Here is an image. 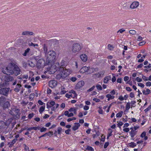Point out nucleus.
Instances as JSON below:
<instances>
[{
  "label": "nucleus",
  "instance_id": "21",
  "mask_svg": "<svg viewBox=\"0 0 151 151\" xmlns=\"http://www.w3.org/2000/svg\"><path fill=\"white\" fill-rule=\"evenodd\" d=\"M98 69L97 68H90L89 67V69H88V74H91L95 71H97Z\"/></svg>",
  "mask_w": 151,
  "mask_h": 151
},
{
  "label": "nucleus",
  "instance_id": "22",
  "mask_svg": "<svg viewBox=\"0 0 151 151\" xmlns=\"http://www.w3.org/2000/svg\"><path fill=\"white\" fill-rule=\"evenodd\" d=\"M140 137L142 138H144V140H147L148 139V137L146 136V132L145 131L143 132L140 135Z\"/></svg>",
  "mask_w": 151,
  "mask_h": 151
},
{
  "label": "nucleus",
  "instance_id": "48",
  "mask_svg": "<svg viewBox=\"0 0 151 151\" xmlns=\"http://www.w3.org/2000/svg\"><path fill=\"white\" fill-rule=\"evenodd\" d=\"M130 103L129 102L127 103L126 106V109L127 110H128L130 109Z\"/></svg>",
  "mask_w": 151,
  "mask_h": 151
},
{
  "label": "nucleus",
  "instance_id": "52",
  "mask_svg": "<svg viewBox=\"0 0 151 151\" xmlns=\"http://www.w3.org/2000/svg\"><path fill=\"white\" fill-rule=\"evenodd\" d=\"M76 119V117H73L72 118H69L67 119V121L68 122H70L71 121L75 120Z\"/></svg>",
  "mask_w": 151,
  "mask_h": 151
},
{
  "label": "nucleus",
  "instance_id": "46",
  "mask_svg": "<svg viewBox=\"0 0 151 151\" xmlns=\"http://www.w3.org/2000/svg\"><path fill=\"white\" fill-rule=\"evenodd\" d=\"M108 49L111 50H113L114 49V47L112 45L110 44H109L108 45Z\"/></svg>",
  "mask_w": 151,
  "mask_h": 151
},
{
  "label": "nucleus",
  "instance_id": "29",
  "mask_svg": "<svg viewBox=\"0 0 151 151\" xmlns=\"http://www.w3.org/2000/svg\"><path fill=\"white\" fill-rule=\"evenodd\" d=\"M21 86L20 84H18L16 86V87L14 89V91L16 92H18L20 89V88Z\"/></svg>",
  "mask_w": 151,
  "mask_h": 151
},
{
  "label": "nucleus",
  "instance_id": "41",
  "mask_svg": "<svg viewBox=\"0 0 151 151\" xmlns=\"http://www.w3.org/2000/svg\"><path fill=\"white\" fill-rule=\"evenodd\" d=\"M69 94H73V95H74V97H76L77 96V95L76 93V92L74 90H71L69 91Z\"/></svg>",
  "mask_w": 151,
  "mask_h": 151
},
{
  "label": "nucleus",
  "instance_id": "24",
  "mask_svg": "<svg viewBox=\"0 0 151 151\" xmlns=\"http://www.w3.org/2000/svg\"><path fill=\"white\" fill-rule=\"evenodd\" d=\"M151 92V90L148 88H146V90L142 91L143 94L145 95H148Z\"/></svg>",
  "mask_w": 151,
  "mask_h": 151
},
{
  "label": "nucleus",
  "instance_id": "4",
  "mask_svg": "<svg viewBox=\"0 0 151 151\" xmlns=\"http://www.w3.org/2000/svg\"><path fill=\"white\" fill-rule=\"evenodd\" d=\"M46 55L47 56L46 61L49 65L53 63L56 56V52L54 51L50 50Z\"/></svg>",
  "mask_w": 151,
  "mask_h": 151
},
{
  "label": "nucleus",
  "instance_id": "15",
  "mask_svg": "<svg viewBox=\"0 0 151 151\" xmlns=\"http://www.w3.org/2000/svg\"><path fill=\"white\" fill-rule=\"evenodd\" d=\"M130 129L131 130L129 132V134L132 138L134 137L137 134V131L133 129V127H131Z\"/></svg>",
  "mask_w": 151,
  "mask_h": 151
},
{
  "label": "nucleus",
  "instance_id": "64",
  "mask_svg": "<svg viewBox=\"0 0 151 151\" xmlns=\"http://www.w3.org/2000/svg\"><path fill=\"white\" fill-rule=\"evenodd\" d=\"M146 85L147 86H151V82L149 81L147 82L146 83Z\"/></svg>",
  "mask_w": 151,
  "mask_h": 151
},
{
  "label": "nucleus",
  "instance_id": "26",
  "mask_svg": "<svg viewBox=\"0 0 151 151\" xmlns=\"http://www.w3.org/2000/svg\"><path fill=\"white\" fill-rule=\"evenodd\" d=\"M35 60H32V61L29 60V65L31 67H34L35 65Z\"/></svg>",
  "mask_w": 151,
  "mask_h": 151
},
{
  "label": "nucleus",
  "instance_id": "49",
  "mask_svg": "<svg viewBox=\"0 0 151 151\" xmlns=\"http://www.w3.org/2000/svg\"><path fill=\"white\" fill-rule=\"evenodd\" d=\"M99 135V134L98 132H96L95 134H93L92 135V136L93 138H95L96 137H98Z\"/></svg>",
  "mask_w": 151,
  "mask_h": 151
},
{
  "label": "nucleus",
  "instance_id": "43",
  "mask_svg": "<svg viewBox=\"0 0 151 151\" xmlns=\"http://www.w3.org/2000/svg\"><path fill=\"white\" fill-rule=\"evenodd\" d=\"M129 33L131 34L135 35L136 34V32L134 30H130L129 31Z\"/></svg>",
  "mask_w": 151,
  "mask_h": 151
},
{
  "label": "nucleus",
  "instance_id": "47",
  "mask_svg": "<svg viewBox=\"0 0 151 151\" xmlns=\"http://www.w3.org/2000/svg\"><path fill=\"white\" fill-rule=\"evenodd\" d=\"M125 29H120L117 32V34L119 35V34H118V33L119 32H120V33H122L123 32H125Z\"/></svg>",
  "mask_w": 151,
  "mask_h": 151
},
{
  "label": "nucleus",
  "instance_id": "35",
  "mask_svg": "<svg viewBox=\"0 0 151 151\" xmlns=\"http://www.w3.org/2000/svg\"><path fill=\"white\" fill-rule=\"evenodd\" d=\"M45 105L41 106L39 109V112L40 114H42V112L45 110Z\"/></svg>",
  "mask_w": 151,
  "mask_h": 151
},
{
  "label": "nucleus",
  "instance_id": "36",
  "mask_svg": "<svg viewBox=\"0 0 151 151\" xmlns=\"http://www.w3.org/2000/svg\"><path fill=\"white\" fill-rule=\"evenodd\" d=\"M66 92V89L65 88H61V91L60 93V94L62 95L65 94Z\"/></svg>",
  "mask_w": 151,
  "mask_h": 151
},
{
  "label": "nucleus",
  "instance_id": "23",
  "mask_svg": "<svg viewBox=\"0 0 151 151\" xmlns=\"http://www.w3.org/2000/svg\"><path fill=\"white\" fill-rule=\"evenodd\" d=\"M4 109L8 108L10 106V104L8 101H5L3 105H1Z\"/></svg>",
  "mask_w": 151,
  "mask_h": 151
},
{
  "label": "nucleus",
  "instance_id": "34",
  "mask_svg": "<svg viewBox=\"0 0 151 151\" xmlns=\"http://www.w3.org/2000/svg\"><path fill=\"white\" fill-rule=\"evenodd\" d=\"M96 87L98 91H101L103 89V88L99 84H97L96 85Z\"/></svg>",
  "mask_w": 151,
  "mask_h": 151
},
{
  "label": "nucleus",
  "instance_id": "55",
  "mask_svg": "<svg viewBox=\"0 0 151 151\" xmlns=\"http://www.w3.org/2000/svg\"><path fill=\"white\" fill-rule=\"evenodd\" d=\"M55 104V102L54 101H51L49 102V104L51 105L52 107Z\"/></svg>",
  "mask_w": 151,
  "mask_h": 151
},
{
  "label": "nucleus",
  "instance_id": "31",
  "mask_svg": "<svg viewBox=\"0 0 151 151\" xmlns=\"http://www.w3.org/2000/svg\"><path fill=\"white\" fill-rule=\"evenodd\" d=\"M58 104H55L52 107L51 109V110L52 111H55L56 109L58 108Z\"/></svg>",
  "mask_w": 151,
  "mask_h": 151
},
{
  "label": "nucleus",
  "instance_id": "59",
  "mask_svg": "<svg viewBox=\"0 0 151 151\" xmlns=\"http://www.w3.org/2000/svg\"><path fill=\"white\" fill-rule=\"evenodd\" d=\"M123 131L124 132H128L129 131V128H124L123 129Z\"/></svg>",
  "mask_w": 151,
  "mask_h": 151
},
{
  "label": "nucleus",
  "instance_id": "28",
  "mask_svg": "<svg viewBox=\"0 0 151 151\" xmlns=\"http://www.w3.org/2000/svg\"><path fill=\"white\" fill-rule=\"evenodd\" d=\"M17 139H14L11 142H9V147H12L13 145L17 142Z\"/></svg>",
  "mask_w": 151,
  "mask_h": 151
},
{
  "label": "nucleus",
  "instance_id": "30",
  "mask_svg": "<svg viewBox=\"0 0 151 151\" xmlns=\"http://www.w3.org/2000/svg\"><path fill=\"white\" fill-rule=\"evenodd\" d=\"M128 147L132 148H134L137 145L134 142H132L129 143L128 144Z\"/></svg>",
  "mask_w": 151,
  "mask_h": 151
},
{
  "label": "nucleus",
  "instance_id": "32",
  "mask_svg": "<svg viewBox=\"0 0 151 151\" xmlns=\"http://www.w3.org/2000/svg\"><path fill=\"white\" fill-rule=\"evenodd\" d=\"M13 118H11L9 119L6 122V125L7 127L12 122L13 120Z\"/></svg>",
  "mask_w": 151,
  "mask_h": 151
},
{
  "label": "nucleus",
  "instance_id": "10",
  "mask_svg": "<svg viewBox=\"0 0 151 151\" xmlns=\"http://www.w3.org/2000/svg\"><path fill=\"white\" fill-rule=\"evenodd\" d=\"M45 61L43 59H39L37 62L36 65L37 67L38 68H41L43 66Z\"/></svg>",
  "mask_w": 151,
  "mask_h": 151
},
{
  "label": "nucleus",
  "instance_id": "44",
  "mask_svg": "<svg viewBox=\"0 0 151 151\" xmlns=\"http://www.w3.org/2000/svg\"><path fill=\"white\" fill-rule=\"evenodd\" d=\"M123 124V122L122 121H119L117 124L118 127L119 128L121 127V126H122Z\"/></svg>",
  "mask_w": 151,
  "mask_h": 151
},
{
  "label": "nucleus",
  "instance_id": "57",
  "mask_svg": "<svg viewBox=\"0 0 151 151\" xmlns=\"http://www.w3.org/2000/svg\"><path fill=\"white\" fill-rule=\"evenodd\" d=\"M62 130V129L60 127H58V132L59 134H60L61 133V132Z\"/></svg>",
  "mask_w": 151,
  "mask_h": 151
},
{
  "label": "nucleus",
  "instance_id": "39",
  "mask_svg": "<svg viewBox=\"0 0 151 151\" xmlns=\"http://www.w3.org/2000/svg\"><path fill=\"white\" fill-rule=\"evenodd\" d=\"M86 150L89 151H94L93 148L91 146H88L86 148Z\"/></svg>",
  "mask_w": 151,
  "mask_h": 151
},
{
  "label": "nucleus",
  "instance_id": "38",
  "mask_svg": "<svg viewBox=\"0 0 151 151\" xmlns=\"http://www.w3.org/2000/svg\"><path fill=\"white\" fill-rule=\"evenodd\" d=\"M70 112H73L75 114L76 113V109L75 108H71L69 109Z\"/></svg>",
  "mask_w": 151,
  "mask_h": 151
},
{
  "label": "nucleus",
  "instance_id": "51",
  "mask_svg": "<svg viewBox=\"0 0 151 151\" xmlns=\"http://www.w3.org/2000/svg\"><path fill=\"white\" fill-rule=\"evenodd\" d=\"M142 78L145 81H147L148 80V78L143 75H142Z\"/></svg>",
  "mask_w": 151,
  "mask_h": 151
},
{
  "label": "nucleus",
  "instance_id": "12",
  "mask_svg": "<svg viewBox=\"0 0 151 151\" xmlns=\"http://www.w3.org/2000/svg\"><path fill=\"white\" fill-rule=\"evenodd\" d=\"M32 35V37H29V41H33V42H35V34L32 32H29V35Z\"/></svg>",
  "mask_w": 151,
  "mask_h": 151
},
{
  "label": "nucleus",
  "instance_id": "33",
  "mask_svg": "<svg viewBox=\"0 0 151 151\" xmlns=\"http://www.w3.org/2000/svg\"><path fill=\"white\" fill-rule=\"evenodd\" d=\"M65 96L66 97L69 98H74L76 97H74V95H73L72 94H69V93H66L65 95Z\"/></svg>",
  "mask_w": 151,
  "mask_h": 151
},
{
  "label": "nucleus",
  "instance_id": "19",
  "mask_svg": "<svg viewBox=\"0 0 151 151\" xmlns=\"http://www.w3.org/2000/svg\"><path fill=\"white\" fill-rule=\"evenodd\" d=\"M80 124L78 123H75L74 126L72 127V129L74 131L78 129L80 127Z\"/></svg>",
  "mask_w": 151,
  "mask_h": 151
},
{
  "label": "nucleus",
  "instance_id": "45",
  "mask_svg": "<svg viewBox=\"0 0 151 151\" xmlns=\"http://www.w3.org/2000/svg\"><path fill=\"white\" fill-rule=\"evenodd\" d=\"M99 109L98 110V112L100 114H103V111L101 107H99Z\"/></svg>",
  "mask_w": 151,
  "mask_h": 151
},
{
  "label": "nucleus",
  "instance_id": "56",
  "mask_svg": "<svg viewBox=\"0 0 151 151\" xmlns=\"http://www.w3.org/2000/svg\"><path fill=\"white\" fill-rule=\"evenodd\" d=\"M47 129L46 128L43 127L40 129V132H45L46 130Z\"/></svg>",
  "mask_w": 151,
  "mask_h": 151
},
{
  "label": "nucleus",
  "instance_id": "9",
  "mask_svg": "<svg viewBox=\"0 0 151 151\" xmlns=\"http://www.w3.org/2000/svg\"><path fill=\"white\" fill-rule=\"evenodd\" d=\"M10 88H4L0 89V94L5 96L8 94Z\"/></svg>",
  "mask_w": 151,
  "mask_h": 151
},
{
  "label": "nucleus",
  "instance_id": "60",
  "mask_svg": "<svg viewBox=\"0 0 151 151\" xmlns=\"http://www.w3.org/2000/svg\"><path fill=\"white\" fill-rule=\"evenodd\" d=\"M28 52V48H27L25 50L24 53L23 54V55L24 56H26L27 55V54Z\"/></svg>",
  "mask_w": 151,
  "mask_h": 151
},
{
  "label": "nucleus",
  "instance_id": "40",
  "mask_svg": "<svg viewBox=\"0 0 151 151\" xmlns=\"http://www.w3.org/2000/svg\"><path fill=\"white\" fill-rule=\"evenodd\" d=\"M35 94L34 93L31 94L29 96V99L30 100H32L35 96Z\"/></svg>",
  "mask_w": 151,
  "mask_h": 151
},
{
  "label": "nucleus",
  "instance_id": "27",
  "mask_svg": "<svg viewBox=\"0 0 151 151\" xmlns=\"http://www.w3.org/2000/svg\"><path fill=\"white\" fill-rule=\"evenodd\" d=\"M106 97L108 98L107 100L110 101L111 99H114V96H111L110 94H108L106 95Z\"/></svg>",
  "mask_w": 151,
  "mask_h": 151
},
{
  "label": "nucleus",
  "instance_id": "54",
  "mask_svg": "<svg viewBox=\"0 0 151 151\" xmlns=\"http://www.w3.org/2000/svg\"><path fill=\"white\" fill-rule=\"evenodd\" d=\"M95 88V86H93L91 88H89V89H88L87 90V92H91V91H93L94 89Z\"/></svg>",
  "mask_w": 151,
  "mask_h": 151
},
{
  "label": "nucleus",
  "instance_id": "6",
  "mask_svg": "<svg viewBox=\"0 0 151 151\" xmlns=\"http://www.w3.org/2000/svg\"><path fill=\"white\" fill-rule=\"evenodd\" d=\"M81 46L78 43H74L72 48V51L74 53H78L81 50Z\"/></svg>",
  "mask_w": 151,
  "mask_h": 151
},
{
  "label": "nucleus",
  "instance_id": "14",
  "mask_svg": "<svg viewBox=\"0 0 151 151\" xmlns=\"http://www.w3.org/2000/svg\"><path fill=\"white\" fill-rule=\"evenodd\" d=\"M84 85V82L83 81H81L78 82L76 85V88L77 89H79L81 88Z\"/></svg>",
  "mask_w": 151,
  "mask_h": 151
},
{
  "label": "nucleus",
  "instance_id": "7",
  "mask_svg": "<svg viewBox=\"0 0 151 151\" xmlns=\"http://www.w3.org/2000/svg\"><path fill=\"white\" fill-rule=\"evenodd\" d=\"M105 71L102 70L99 71L96 73L93 74L92 75V77L95 79H97L101 77H102L104 75Z\"/></svg>",
  "mask_w": 151,
  "mask_h": 151
},
{
  "label": "nucleus",
  "instance_id": "8",
  "mask_svg": "<svg viewBox=\"0 0 151 151\" xmlns=\"http://www.w3.org/2000/svg\"><path fill=\"white\" fill-rule=\"evenodd\" d=\"M139 5V2L137 1H134L132 2L130 6V8L131 9H137Z\"/></svg>",
  "mask_w": 151,
  "mask_h": 151
},
{
  "label": "nucleus",
  "instance_id": "63",
  "mask_svg": "<svg viewBox=\"0 0 151 151\" xmlns=\"http://www.w3.org/2000/svg\"><path fill=\"white\" fill-rule=\"evenodd\" d=\"M22 65L23 66L24 68H26L27 67V64L26 63L25 61H23L22 62Z\"/></svg>",
  "mask_w": 151,
  "mask_h": 151
},
{
  "label": "nucleus",
  "instance_id": "37",
  "mask_svg": "<svg viewBox=\"0 0 151 151\" xmlns=\"http://www.w3.org/2000/svg\"><path fill=\"white\" fill-rule=\"evenodd\" d=\"M123 114V111H120L118 113L116 114V116L117 117H121Z\"/></svg>",
  "mask_w": 151,
  "mask_h": 151
},
{
  "label": "nucleus",
  "instance_id": "2",
  "mask_svg": "<svg viewBox=\"0 0 151 151\" xmlns=\"http://www.w3.org/2000/svg\"><path fill=\"white\" fill-rule=\"evenodd\" d=\"M3 73L6 75L14 74L16 76L20 73V70L17 65L13 63H10L6 69L2 71Z\"/></svg>",
  "mask_w": 151,
  "mask_h": 151
},
{
  "label": "nucleus",
  "instance_id": "16",
  "mask_svg": "<svg viewBox=\"0 0 151 151\" xmlns=\"http://www.w3.org/2000/svg\"><path fill=\"white\" fill-rule=\"evenodd\" d=\"M80 58L81 60L83 62H86L87 60V56L85 54H83L80 55Z\"/></svg>",
  "mask_w": 151,
  "mask_h": 151
},
{
  "label": "nucleus",
  "instance_id": "25",
  "mask_svg": "<svg viewBox=\"0 0 151 151\" xmlns=\"http://www.w3.org/2000/svg\"><path fill=\"white\" fill-rule=\"evenodd\" d=\"M5 101L6 99L5 97L3 96H1L0 97V103L1 105L3 104L5 102Z\"/></svg>",
  "mask_w": 151,
  "mask_h": 151
},
{
  "label": "nucleus",
  "instance_id": "5",
  "mask_svg": "<svg viewBox=\"0 0 151 151\" xmlns=\"http://www.w3.org/2000/svg\"><path fill=\"white\" fill-rule=\"evenodd\" d=\"M9 112L10 114L14 116L15 119L19 118V117L20 113L19 110L18 109L13 108L11 110H9Z\"/></svg>",
  "mask_w": 151,
  "mask_h": 151
},
{
  "label": "nucleus",
  "instance_id": "42",
  "mask_svg": "<svg viewBox=\"0 0 151 151\" xmlns=\"http://www.w3.org/2000/svg\"><path fill=\"white\" fill-rule=\"evenodd\" d=\"M29 46H33L35 47V46H38V45L37 44L33 43L32 42H31L29 43Z\"/></svg>",
  "mask_w": 151,
  "mask_h": 151
},
{
  "label": "nucleus",
  "instance_id": "62",
  "mask_svg": "<svg viewBox=\"0 0 151 151\" xmlns=\"http://www.w3.org/2000/svg\"><path fill=\"white\" fill-rule=\"evenodd\" d=\"M129 96L131 98H133L134 97V94L133 92H131L129 94Z\"/></svg>",
  "mask_w": 151,
  "mask_h": 151
},
{
  "label": "nucleus",
  "instance_id": "13",
  "mask_svg": "<svg viewBox=\"0 0 151 151\" xmlns=\"http://www.w3.org/2000/svg\"><path fill=\"white\" fill-rule=\"evenodd\" d=\"M88 69H89V67L83 66L80 69V72L82 73H86L88 74Z\"/></svg>",
  "mask_w": 151,
  "mask_h": 151
},
{
  "label": "nucleus",
  "instance_id": "3",
  "mask_svg": "<svg viewBox=\"0 0 151 151\" xmlns=\"http://www.w3.org/2000/svg\"><path fill=\"white\" fill-rule=\"evenodd\" d=\"M13 79V78L10 76H3L2 78H0V88L7 86L8 84V82L12 81Z\"/></svg>",
  "mask_w": 151,
  "mask_h": 151
},
{
  "label": "nucleus",
  "instance_id": "11",
  "mask_svg": "<svg viewBox=\"0 0 151 151\" xmlns=\"http://www.w3.org/2000/svg\"><path fill=\"white\" fill-rule=\"evenodd\" d=\"M49 84L50 87L53 88L57 86V82L56 81L52 80L50 81Z\"/></svg>",
  "mask_w": 151,
  "mask_h": 151
},
{
  "label": "nucleus",
  "instance_id": "17",
  "mask_svg": "<svg viewBox=\"0 0 151 151\" xmlns=\"http://www.w3.org/2000/svg\"><path fill=\"white\" fill-rule=\"evenodd\" d=\"M7 127L6 122L3 121H0V129H3Z\"/></svg>",
  "mask_w": 151,
  "mask_h": 151
},
{
  "label": "nucleus",
  "instance_id": "61",
  "mask_svg": "<svg viewBox=\"0 0 151 151\" xmlns=\"http://www.w3.org/2000/svg\"><path fill=\"white\" fill-rule=\"evenodd\" d=\"M146 42L145 41H143L139 43V46H142L145 45L146 43Z\"/></svg>",
  "mask_w": 151,
  "mask_h": 151
},
{
  "label": "nucleus",
  "instance_id": "58",
  "mask_svg": "<svg viewBox=\"0 0 151 151\" xmlns=\"http://www.w3.org/2000/svg\"><path fill=\"white\" fill-rule=\"evenodd\" d=\"M77 79L76 77H72L70 78V80L73 82H75L76 80Z\"/></svg>",
  "mask_w": 151,
  "mask_h": 151
},
{
  "label": "nucleus",
  "instance_id": "50",
  "mask_svg": "<svg viewBox=\"0 0 151 151\" xmlns=\"http://www.w3.org/2000/svg\"><path fill=\"white\" fill-rule=\"evenodd\" d=\"M151 108V105L149 106L147 108L144 110V111L145 112H146L150 110Z\"/></svg>",
  "mask_w": 151,
  "mask_h": 151
},
{
  "label": "nucleus",
  "instance_id": "18",
  "mask_svg": "<svg viewBox=\"0 0 151 151\" xmlns=\"http://www.w3.org/2000/svg\"><path fill=\"white\" fill-rule=\"evenodd\" d=\"M67 62L66 61V60L64 59L62 60L60 64V67H63L67 65Z\"/></svg>",
  "mask_w": 151,
  "mask_h": 151
},
{
  "label": "nucleus",
  "instance_id": "53",
  "mask_svg": "<svg viewBox=\"0 0 151 151\" xmlns=\"http://www.w3.org/2000/svg\"><path fill=\"white\" fill-rule=\"evenodd\" d=\"M144 39V37H142L140 36H139L138 38H137V40L138 41H140Z\"/></svg>",
  "mask_w": 151,
  "mask_h": 151
},
{
  "label": "nucleus",
  "instance_id": "20",
  "mask_svg": "<svg viewBox=\"0 0 151 151\" xmlns=\"http://www.w3.org/2000/svg\"><path fill=\"white\" fill-rule=\"evenodd\" d=\"M111 78V76H106L104 78L103 82L104 83H107L109 80H110Z\"/></svg>",
  "mask_w": 151,
  "mask_h": 151
},
{
  "label": "nucleus",
  "instance_id": "1",
  "mask_svg": "<svg viewBox=\"0 0 151 151\" xmlns=\"http://www.w3.org/2000/svg\"><path fill=\"white\" fill-rule=\"evenodd\" d=\"M57 70L60 73L56 76V78L58 79H65L71 73V70L60 67L59 63L57 62L54 65L46 68L44 73L45 74L49 72V74H53Z\"/></svg>",
  "mask_w": 151,
  "mask_h": 151
}]
</instances>
